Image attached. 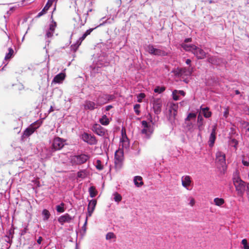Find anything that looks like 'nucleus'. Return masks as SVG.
Instances as JSON below:
<instances>
[{
	"mask_svg": "<svg viewBox=\"0 0 249 249\" xmlns=\"http://www.w3.org/2000/svg\"><path fill=\"white\" fill-rule=\"evenodd\" d=\"M94 97L93 101H95L98 107L114 100L116 96L114 94H110L101 91L95 90L93 93Z\"/></svg>",
	"mask_w": 249,
	"mask_h": 249,
	"instance_id": "obj_1",
	"label": "nucleus"
},
{
	"mask_svg": "<svg viewBox=\"0 0 249 249\" xmlns=\"http://www.w3.org/2000/svg\"><path fill=\"white\" fill-rule=\"evenodd\" d=\"M90 158V155L88 154L77 153L70 156V162L72 166H79L86 163Z\"/></svg>",
	"mask_w": 249,
	"mask_h": 249,
	"instance_id": "obj_2",
	"label": "nucleus"
},
{
	"mask_svg": "<svg viewBox=\"0 0 249 249\" xmlns=\"http://www.w3.org/2000/svg\"><path fill=\"white\" fill-rule=\"evenodd\" d=\"M178 103H171L169 107V115L168 120L171 124L172 129L176 126V117L178 113Z\"/></svg>",
	"mask_w": 249,
	"mask_h": 249,
	"instance_id": "obj_3",
	"label": "nucleus"
},
{
	"mask_svg": "<svg viewBox=\"0 0 249 249\" xmlns=\"http://www.w3.org/2000/svg\"><path fill=\"white\" fill-rule=\"evenodd\" d=\"M42 124V121L38 120L31 124L23 132L21 135V140L30 136Z\"/></svg>",
	"mask_w": 249,
	"mask_h": 249,
	"instance_id": "obj_4",
	"label": "nucleus"
},
{
	"mask_svg": "<svg viewBox=\"0 0 249 249\" xmlns=\"http://www.w3.org/2000/svg\"><path fill=\"white\" fill-rule=\"evenodd\" d=\"M119 11L120 9L112 6V7L110 8L109 10L110 18H107L105 20H104V19H105V17H103L102 18H101L100 20L103 21V22L102 23H100L98 26H103L107 23L111 24L113 23L114 18L117 17V15L118 14Z\"/></svg>",
	"mask_w": 249,
	"mask_h": 249,
	"instance_id": "obj_5",
	"label": "nucleus"
},
{
	"mask_svg": "<svg viewBox=\"0 0 249 249\" xmlns=\"http://www.w3.org/2000/svg\"><path fill=\"white\" fill-rule=\"evenodd\" d=\"M66 144V139L55 136L52 141L51 148L53 151L60 150Z\"/></svg>",
	"mask_w": 249,
	"mask_h": 249,
	"instance_id": "obj_6",
	"label": "nucleus"
},
{
	"mask_svg": "<svg viewBox=\"0 0 249 249\" xmlns=\"http://www.w3.org/2000/svg\"><path fill=\"white\" fill-rule=\"evenodd\" d=\"M233 182L238 195L242 196L246 190L245 182L243 181L239 177L234 178Z\"/></svg>",
	"mask_w": 249,
	"mask_h": 249,
	"instance_id": "obj_7",
	"label": "nucleus"
},
{
	"mask_svg": "<svg viewBox=\"0 0 249 249\" xmlns=\"http://www.w3.org/2000/svg\"><path fill=\"white\" fill-rule=\"evenodd\" d=\"M141 124L143 127L141 130V133L144 135V139L146 140L149 139L153 132V129L151 125L145 120L142 121Z\"/></svg>",
	"mask_w": 249,
	"mask_h": 249,
	"instance_id": "obj_8",
	"label": "nucleus"
},
{
	"mask_svg": "<svg viewBox=\"0 0 249 249\" xmlns=\"http://www.w3.org/2000/svg\"><path fill=\"white\" fill-rule=\"evenodd\" d=\"M124 159V150L123 149L119 148L115 152L114 162L116 168L120 169L122 167Z\"/></svg>",
	"mask_w": 249,
	"mask_h": 249,
	"instance_id": "obj_9",
	"label": "nucleus"
},
{
	"mask_svg": "<svg viewBox=\"0 0 249 249\" xmlns=\"http://www.w3.org/2000/svg\"><path fill=\"white\" fill-rule=\"evenodd\" d=\"M91 129L95 134L101 137H103L108 134V130L97 123L94 124Z\"/></svg>",
	"mask_w": 249,
	"mask_h": 249,
	"instance_id": "obj_10",
	"label": "nucleus"
},
{
	"mask_svg": "<svg viewBox=\"0 0 249 249\" xmlns=\"http://www.w3.org/2000/svg\"><path fill=\"white\" fill-rule=\"evenodd\" d=\"M147 49L148 53L153 55L166 56L169 55L167 52L162 50L155 48L154 46L151 44L148 45Z\"/></svg>",
	"mask_w": 249,
	"mask_h": 249,
	"instance_id": "obj_11",
	"label": "nucleus"
},
{
	"mask_svg": "<svg viewBox=\"0 0 249 249\" xmlns=\"http://www.w3.org/2000/svg\"><path fill=\"white\" fill-rule=\"evenodd\" d=\"M81 139L89 145H95L97 143L98 141L94 135H91L86 132H84L81 136Z\"/></svg>",
	"mask_w": 249,
	"mask_h": 249,
	"instance_id": "obj_12",
	"label": "nucleus"
},
{
	"mask_svg": "<svg viewBox=\"0 0 249 249\" xmlns=\"http://www.w3.org/2000/svg\"><path fill=\"white\" fill-rule=\"evenodd\" d=\"M207 61L211 65L216 66H221L225 64L224 59L217 56H210L208 57Z\"/></svg>",
	"mask_w": 249,
	"mask_h": 249,
	"instance_id": "obj_13",
	"label": "nucleus"
},
{
	"mask_svg": "<svg viewBox=\"0 0 249 249\" xmlns=\"http://www.w3.org/2000/svg\"><path fill=\"white\" fill-rule=\"evenodd\" d=\"M153 109L156 115L160 113L162 108V101L160 98H154L152 101Z\"/></svg>",
	"mask_w": 249,
	"mask_h": 249,
	"instance_id": "obj_14",
	"label": "nucleus"
},
{
	"mask_svg": "<svg viewBox=\"0 0 249 249\" xmlns=\"http://www.w3.org/2000/svg\"><path fill=\"white\" fill-rule=\"evenodd\" d=\"M216 129L217 126L216 124L212 126V129L210 135L209 136L208 143L210 148L213 147L215 140L216 139Z\"/></svg>",
	"mask_w": 249,
	"mask_h": 249,
	"instance_id": "obj_15",
	"label": "nucleus"
},
{
	"mask_svg": "<svg viewBox=\"0 0 249 249\" xmlns=\"http://www.w3.org/2000/svg\"><path fill=\"white\" fill-rule=\"evenodd\" d=\"M216 160L217 162L224 168L226 165V155L222 151H218L215 154Z\"/></svg>",
	"mask_w": 249,
	"mask_h": 249,
	"instance_id": "obj_16",
	"label": "nucleus"
},
{
	"mask_svg": "<svg viewBox=\"0 0 249 249\" xmlns=\"http://www.w3.org/2000/svg\"><path fill=\"white\" fill-rule=\"evenodd\" d=\"M73 217L71 216L69 213H66L60 216L57 221L61 225H63L65 223H70L73 220Z\"/></svg>",
	"mask_w": 249,
	"mask_h": 249,
	"instance_id": "obj_17",
	"label": "nucleus"
},
{
	"mask_svg": "<svg viewBox=\"0 0 249 249\" xmlns=\"http://www.w3.org/2000/svg\"><path fill=\"white\" fill-rule=\"evenodd\" d=\"M193 53L196 57L197 59H203L206 56V53L205 51L197 46H196V49H194Z\"/></svg>",
	"mask_w": 249,
	"mask_h": 249,
	"instance_id": "obj_18",
	"label": "nucleus"
},
{
	"mask_svg": "<svg viewBox=\"0 0 249 249\" xmlns=\"http://www.w3.org/2000/svg\"><path fill=\"white\" fill-rule=\"evenodd\" d=\"M191 182L192 180L190 176H184L181 178L182 185L188 190H191L192 189L191 188H190Z\"/></svg>",
	"mask_w": 249,
	"mask_h": 249,
	"instance_id": "obj_19",
	"label": "nucleus"
},
{
	"mask_svg": "<svg viewBox=\"0 0 249 249\" xmlns=\"http://www.w3.org/2000/svg\"><path fill=\"white\" fill-rule=\"evenodd\" d=\"M96 204L97 201L95 199L89 200L88 207V213H87V217L91 216L95 210Z\"/></svg>",
	"mask_w": 249,
	"mask_h": 249,
	"instance_id": "obj_20",
	"label": "nucleus"
},
{
	"mask_svg": "<svg viewBox=\"0 0 249 249\" xmlns=\"http://www.w3.org/2000/svg\"><path fill=\"white\" fill-rule=\"evenodd\" d=\"M84 107L85 109H88L89 110H93L95 108H97L98 107V106L95 101L88 100L85 101Z\"/></svg>",
	"mask_w": 249,
	"mask_h": 249,
	"instance_id": "obj_21",
	"label": "nucleus"
},
{
	"mask_svg": "<svg viewBox=\"0 0 249 249\" xmlns=\"http://www.w3.org/2000/svg\"><path fill=\"white\" fill-rule=\"evenodd\" d=\"M186 93L183 90L174 89L172 91V97L173 100L177 101L180 100V95L185 96Z\"/></svg>",
	"mask_w": 249,
	"mask_h": 249,
	"instance_id": "obj_22",
	"label": "nucleus"
},
{
	"mask_svg": "<svg viewBox=\"0 0 249 249\" xmlns=\"http://www.w3.org/2000/svg\"><path fill=\"white\" fill-rule=\"evenodd\" d=\"M54 0H48L47 3L44 7L39 13H38L36 18H38L46 13L49 8L52 5Z\"/></svg>",
	"mask_w": 249,
	"mask_h": 249,
	"instance_id": "obj_23",
	"label": "nucleus"
},
{
	"mask_svg": "<svg viewBox=\"0 0 249 249\" xmlns=\"http://www.w3.org/2000/svg\"><path fill=\"white\" fill-rule=\"evenodd\" d=\"M200 110L201 114L205 118H209L212 115V112L210 110V108L208 107H203V106L200 107Z\"/></svg>",
	"mask_w": 249,
	"mask_h": 249,
	"instance_id": "obj_24",
	"label": "nucleus"
},
{
	"mask_svg": "<svg viewBox=\"0 0 249 249\" xmlns=\"http://www.w3.org/2000/svg\"><path fill=\"white\" fill-rule=\"evenodd\" d=\"M180 45L185 52H191L192 53L194 49H196V46L194 44H187L182 43Z\"/></svg>",
	"mask_w": 249,
	"mask_h": 249,
	"instance_id": "obj_25",
	"label": "nucleus"
},
{
	"mask_svg": "<svg viewBox=\"0 0 249 249\" xmlns=\"http://www.w3.org/2000/svg\"><path fill=\"white\" fill-rule=\"evenodd\" d=\"M65 77L66 74L63 72H61L55 76L53 80V82L60 84L62 83L63 81L65 79Z\"/></svg>",
	"mask_w": 249,
	"mask_h": 249,
	"instance_id": "obj_26",
	"label": "nucleus"
},
{
	"mask_svg": "<svg viewBox=\"0 0 249 249\" xmlns=\"http://www.w3.org/2000/svg\"><path fill=\"white\" fill-rule=\"evenodd\" d=\"M110 142L108 134L103 137V142L102 143V146L105 151L108 150L110 146Z\"/></svg>",
	"mask_w": 249,
	"mask_h": 249,
	"instance_id": "obj_27",
	"label": "nucleus"
},
{
	"mask_svg": "<svg viewBox=\"0 0 249 249\" xmlns=\"http://www.w3.org/2000/svg\"><path fill=\"white\" fill-rule=\"evenodd\" d=\"M197 123L198 129L200 131L203 129L204 120L202 115L200 113L197 116Z\"/></svg>",
	"mask_w": 249,
	"mask_h": 249,
	"instance_id": "obj_28",
	"label": "nucleus"
},
{
	"mask_svg": "<svg viewBox=\"0 0 249 249\" xmlns=\"http://www.w3.org/2000/svg\"><path fill=\"white\" fill-rule=\"evenodd\" d=\"M8 52L6 53L4 60L6 61H9L14 56L15 52L13 48L9 47L8 48Z\"/></svg>",
	"mask_w": 249,
	"mask_h": 249,
	"instance_id": "obj_29",
	"label": "nucleus"
},
{
	"mask_svg": "<svg viewBox=\"0 0 249 249\" xmlns=\"http://www.w3.org/2000/svg\"><path fill=\"white\" fill-rule=\"evenodd\" d=\"M180 72L181 76L183 75L191 76L192 74V70L190 69L186 68H180Z\"/></svg>",
	"mask_w": 249,
	"mask_h": 249,
	"instance_id": "obj_30",
	"label": "nucleus"
},
{
	"mask_svg": "<svg viewBox=\"0 0 249 249\" xmlns=\"http://www.w3.org/2000/svg\"><path fill=\"white\" fill-rule=\"evenodd\" d=\"M134 182L137 187L141 186L143 184L142 178L141 176H135L134 178Z\"/></svg>",
	"mask_w": 249,
	"mask_h": 249,
	"instance_id": "obj_31",
	"label": "nucleus"
},
{
	"mask_svg": "<svg viewBox=\"0 0 249 249\" xmlns=\"http://www.w3.org/2000/svg\"><path fill=\"white\" fill-rule=\"evenodd\" d=\"M42 215L43 217V220L46 221L49 219L51 214L48 210L44 209L42 211Z\"/></svg>",
	"mask_w": 249,
	"mask_h": 249,
	"instance_id": "obj_32",
	"label": "nucleus"
},
{
	"mask_svg": "<svg viewBox=\"0 0 249 249\" xmlns=\"http://www.w3.org/2000/svg\"><path fill=\"white\" fill-rule=\"evenodd\" d=\"M166 87L164 86H157L154 89V92L158 94H161L166 90Z\"/></svg>",
	"mask_w": 249,
	"mask_h": 249,
	"instance_id": "obj_33",
	"label": "nucleus"
},
{
	"mask_svg": "<svg viewBox=\"0 0 249 249\" xmlns=\"http://www.w3.org/2000/svg\"><path fill=\"white\" fill-rule=\"evenodd\" d=\"M65 203L61 202L59 205H57L55 207L56 211L58 213H63L65 211Z\"/></svg>",
	"mask_w": 249,
	"mask_h": 249,
	"instance_id": "obj_34",
	"label": "nucleus"
},
{
	"mask_svg": "<svg viewBox=\"0 0 249 249\" xmlns=\"http://www.w3.org/2000/svg\"><path fill=\"white\" fill-rule=\"evenodd\" d=\"M100 123L104 125H107L109 123V120L106 115H104L99 120Z\"/></svg>",
	"mask_w": 249,
	"mask_h": 249,
	"instance_id": "obj_35",
	"label": "nucleus"
},
{
	"mask_svg": "<svg viewBox=\"0 0 249 249\" xmlns=\"http://www.w3.org/2000/svg\"><path fill=\"white\" fill-rule=\"evenodd\" d=\"M213 202L216 206L220 207L224 204L225 200L222 198L216 197L214 199Z\"/></svg>",
	"mask_w": 249,
	"mask_h": 249,
	"instance_id": "obj_36",
	"label": "nucleus"
},
{
	"mask_svg": "<svg viewBox=\"0 0 249 249\" xmlns=\"http://www.w3.org/2000/svg\"><path fill=\"white\" fill-rule=\"evenodd\" d=\"M89 192L90 196L92 198L95 197L97 195V191L96 190L95 187L93 186H91L89 187Z\"/></svg>",
	"mask_w": 249,
	"mask_h": 249,
	"instance_id": "obj_37",
	"label": "nucleus"
},
{
	"mask_svg": "<svg viewBox=\"0 0 249 249\" xmlns=\"http://www.w3.org/2000/svg\"><path fill=\"white\" fill-rule=\"evenodd\" d=\"M91 70V72L93 74L99 73L101 71V67L98 66H95L94 65L90 66Z\"/></svg>",
	"mask_w": 249,
	"mask_h": 249,
	"instance_id": "obj_38",
	"label": "nucleus"
},
{
	"mask_svg": "<svg viewBox=\"0 0 249 249\" xmlns=\"http://www.w3.org/2000/svg\"><path fill=\"white\" fill-rule=\"evenodd\" d=\"M81 43L82 42L79 39H78L75 43L71 46V50L73 51V52H76L78 49L79 46L81 45Z\"/></svg>",
	"mask_w": 249,
	"mask_h": 249,
	"instance_id": "obj_39",
	"label": "nucleus"
},
{
	"mask_svg": "<svg viewBox=\"0 0 249 249\" xmlns=\"http://www.w3.org/2000/svg\"><path fill=\"white\" fill-rule=\"evenodd\" d=\"M184 125V127L189 131L192 130L193 128L194 125L193 123L191 122V121H186V119H185Z\"/></svg>",
	"mask_w": 249,
	"mask_h": 249,
	"instance_id": "obj_40",
	"label": "nucleus"
},
{
	"mask_svg": "<svg viewBox=\"0 0 249 249\" xmlns=\"http://www.w3.org/2000/svg\"><path fill=\"white\" fill-rule=\"evenodd\" d=\"M51 18L52 19L51 23L49 25V28L48 30L51 32H54L55 27H56V22L54 21L53 19V15L51 16Z\"/></svg>",
	"mask_w": 249,
	"mask_h": 249,
	"instance_id": "obj_41",
	"label": "nucleus"
},
{
	"mask_svg": "<svg viewBox=\"0 0 249 249\" xmlns=\"http://www.w3.org/2000/svg\"><path fill=\"white\" fill-rule=\"evenodd\" d=\"M87 176L86 170H80L77 173V178H85Z\"/></svg>",
	"mask_w": 249,
	"mask_h": 249,
	"instance_id": "obj_42",
	"label": "nucleus"
},
{
	"mask_svg": "<svg viewBox=\"0 0 249 249\" xmlns=\"http://www.w3.org/2000/svg\"><path fill=\"white\" fill-rule=\"evenodd\" d=\"M196 117V113L195 112H190L188 114L185 118L186 121L195 120Z\"/></svg>",
	"mask_w": 249,
	"mask_h": 249,
	"instance_id": "obj_43",
	"label": "nucleus"
},
{
	"mask_svg": "<svg viewBox=\"0 0 249 249\" xmlns=\"http://www.w3.org/2000/svg\"><path fill=\"white\" fill-rule=\"evenodd\" d=\"M113 195L114 196L113 199L115 202L119 203L122 200V196L118 193L115 192L113 194Z\"/></svg>",
	"mask_w": 249,
	"mask_h": 249,
	"instance_id": "obj_44",
	"label": "nucleus"
},
{
	"mask_svg": "<svg viewBox=\"0 0 249 249\" xmlns=\"http://www.w3.org/2000/svg\"><path fill=\"white\" fill-rule=\"evenodd\" d=\"M171 72L174 73L176 77H181L180 68L178 67L173 69Z\"/></svg>",
	"mask_w": 249,
	"mask_h": 249,
	"instance_id": "obj_45",
	"label": "nucleus"
},
{
	"mask_svg": "<svg viewBox=\"0 0 249 249\" xmlns=\"http://www.w3.org/2000/svg\"><path fill=\"white\" fill-rule=\"evenodd\" d=\"M145 97V94L144 93L141 92L137 95V102H142V100Z\"/></svg>",
	"mask_w": 249,
	"mask_h": 249,
	"instance_id": "obj_46",
	"label": "nucleus"
},
{
	"mask_svg": "<svg viewBox=\"0 0 249 249\" xmlns=\"http://www.w3.org/2000/svg\"><path fill=\"white\" fill-rule=\"evenodd\" d=\"M95 167L96 169L99 171L103 170V165L102 164V162L100 160H97L96 162Z\"/></svg>",
	"mask_w": 249,
	"mask_h": 249,
	"instance_id": "obj_47",
	"label": "nucleus"
},
{
	"mask_svg": "<svg viewBox=\"0 0 249 249\" xmlns=\"http://www.w3.org/2000/svg\"><path fill=\"white\" fill-rule=\"evenodd\" d=\"M16 6H13L10 8L9 10L7 11L6 14L7 16L4 15V18L6 19L12 14V13L16 9Z\"/></svg>",
	"mask_w": 249,
	"mask_h": 249,
	"instance_id": "obj_48",
	"label": "nucleus"
},
{
	"mask_svg": "<svg viewBox=\"0 0 249 249\" xmlns=\"http://www.w3.org/2000/svg\"><path fill=\"white\" fill-rule=\"evenodd\" d=\"M122 4V0H116L114 1L112 4V6L115 7V8L120 9V6Z\"/></svg>",
	"mask_w": 249,
	"mask_h": 249,
	"instance_id": "obj_49",
	"label": "nucleus"
},
{
	"mask_svg": "<svg viewBox=\"0 0 249 249\" xmlns=\"http://www.w3.org/2000/svg\"><path fill=\"white\" fill-rule=\"evenodd\" d=\"M141 105L139 104H136L134 106V110L135 113L137 115H139L140 114L141 111L140 110Z\"/></svg>",
	"mask_w": 249,
	"mask_h": 249,
	"instance_id": "obj_50",
	"label": "nucleus"
},
{
	"mask_svg": "<svg viewBox=\"0 0 249 249\" xmlns=\"http://www.w3.org/2000/svg\"><path fill=\"white\" fill-rule=\"evenodd\" d=\"M241 244L243 246V249H249V245L248 243V241L245 238L242 239L241 241Z\"/></svg>",
	"mask_w": 249,
	"mask_h": 249,
	"instance_id": "obj_51",
	"label": "nucleus"
},
{
	"mask_svg": "<svg viewBox=\"0 0 249 249\" xmlns=\"http://www.w3.org/2000/svg\"><path fill=\"white\" fill-rule=\"evenodd\" d=\"M13 233L14 231L12 230L9 231V234L8 236H5L6 237H7L8 239V241H6L8 243L12 242V238L13 237Z\"/></svg>",
	"mask_w": 249,
	"mask_h": 249,
	"instance_id": "obj_52",
	"label": "nucleus"
},
{
	"mask_svg": "<svg viewBox=\"0 0 249 249\" xmlns=\"http://www.w3.org/2000/svg\"><path fill=\"white\" fill-rule=\"evenodd\" d=\"M87 222H88V217H87V216H86L85 223L82 227V230L83 231L84 234H85L86 232V230H87L86 226L87 224Z\"/></svg>",
	"mask_w": 249,
	"mask_h": 249,
	"instance_id": "obj_53",
	"label": "nucleus"
},
{
	"mask_svg": "<svg viewBox=\"0 0 249 249\" xmlns=\"http://www.w3.org/2000/svg\"><path fill=\"white\" fill-rule=\"evenodd\" d=\"M114 234L113 232H108L106 235L107 240L111 239L114 237Z\"/></svg>",
	"mask_w": 249,
	"mask_h": 249,
	"instance_id": "obj_54",
	"label": "nucleus"
},
{
	"mask_svg": "<svg viewBox=\"0 0 249 249\" xmlns=\"http://www.w3.org/2000/svg\"><path fill=\"white\" fill-rule=\"evenodd\" d=\"M242 164L244 166H248L249 165V160L245 159H243L242 161Z\"/></svg>",
	"mask_w": 249,
	"mask_h": 249,
	"instance_id": "obj_55",
	"label": "nucleus"
},
{
	"mask_svg": "<svg viewBox=\"0 0 249 249\" xmlns=\"http://www.w3.org/2000/svg\"><path fill=\"white\" fill-rule=\"evenodd\" d=\"M53 33L54 32H51V31L48 30L46 33V36L48 38L51 37L53 36Z\"/></svg>",
	"mask_w": 249,
	"mask_h": 249,
	"instance_id": "obj_56",
	"label": "nucleus"
},
{
	"mask_svg": "<svg viewBox=\"0 0 249 249\" xmlns=\"http://www.w3.org/2000/svg\"><path fill=\"white\" fill-rule=\"evenodd\" d=\"M98 27H99V26H97V27H96L95 28H90V29L87 30L85 33L88 36L90 34V33L92 32V31L94 29H95V28H96Z\"/></svg>",
	"mask_w": 249,
	"mask_h": 249,
	"instance_id": "obj_57",
	"label": "nucleus"
},
{
	"mask_svg": "<svg viewBox=\"0 0 249 249\" xmlns=\"http://www.w3.org/2000/svg\"><path fill=\"white\" fill-rule=\"evenodd\" d=\"M88 36V35L85 33H84L83 34V35H82V36L81 37H80L78 39L81 42H82V41L85 39V38Z\"/></svg>",
	"mask_w": 249,
	"mask_h": 249,
	"instance_id": "obj_58",
	"label": "nucleus"
},
{
	"mask_svg": "<svg viewBox=\"0 0 249 249\" xmlns=\"http://www.w3.org/2000/svg\"><path fill=\"white\" fill-rule=\"evenodd\" d=\"M192 41V38L191 37L186 38L184 40V42L183 43H184L186 44V43L191 42Z\"/></svg>",
	"mask_w": 249,
	"mask_h": 249,
	"instance_id": "obj_59",
	"label": "nucleus"
},
{
	"mask_svg": "<svg viewBox=\"0 0 249 249\" xmlns=\"http://www.w3.org/2000/svg\"><path fill=\"white\" fill-rule=\"evenodd\" d=\"M28 231V227L26 226L22 231H21V235H24L26 234Z\"/></svg>",
	"mask_w": 249,
	"mask_h": 249,
	"instance_id": "obj_60",
	"label": "nucleus"
},
{
	"mask_svg": "<svg viewBox=\"0 0 249 249\" xmlns=\"http://www.w3.org/2000/svg\"><path fill=\"white\" fill-rule=\"evenodd\" d=\"M229 109H226L225 110V111H224L223 112V116L225 117V118H227L229 115Z\"/></svg>",
	"mask_w": 249,
	"mask_h": 249,
	"instance_id": "obj_61",
	"label": "nucleus"
},
{
	"mask_svg": "<svg viewBox=\"0 0 249 249\" xmlns=\"http://www.w3.org/2000/svg\"><path fill=\"white\" fill-rule=\"evenodd\" d=\"M42 240H43L42 237L41 236H39L36 241L37 244L39 245H40L42 243Z\"/></svg>",
	"mask_w": 249,
	"mask_h": 249,
	"instance_id": "obj_62",
	"label": "nucleus"
},
{
	"mask_svg": "<svg viewBox=\"0 0 249 249\" xmlns=\"http://www.w3.org/2000/svg\"><path fill=\"white\" fill-rule=\"evenodd\" d=\"M232 142L234 143V147H236L237 145H238V141L235 139H233L232 140H231Z\"/></svg>",
	"mask_w": 249,
	"mask_h": 249,
	"instance_id": "obj_63",
	"label": "nucleus"
},
{
	"mask_svg": "<svg viewBox=\"0 0 249 249\" xmlns=\"http://www.w3.org/2000/svg\"><path fill=\"white\" fill-rule=\"evenodd\" d=\"M112 108H113V106L112 105H108L105 107L106 110L107 111H109Z\"/></svg>",
	"mask_w": 249,
	"mask_h": 249,
	"instance_id": "obj_64",
	"label": "nucleus"
}]
</instances>
